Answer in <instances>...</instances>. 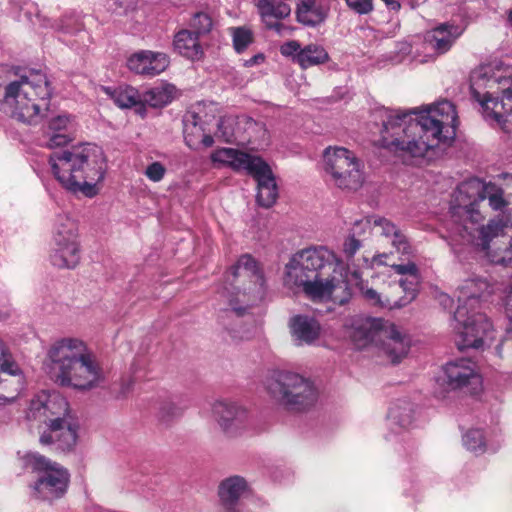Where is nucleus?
<instances>
[{"instance_id": "obj_55", "label": "nucleus", "mask_w": 512, "mask_h": 512, "mask_svg": "<svg viewBox=\"0 0 512 512\" xmlns=\"http://www.w3.org/2000/svg\"><path fill=\"white\" fill-rule=\"evenodd\" d=\"M317 3V0H298L296 11L306 10Z\"/></svg>"}, {"instance_id": "obj_13", "label": "nucleus", "mask_w": 512, "mask_h": 512, "mask_svg": "<svg viewBox=\"0 0 512 512\" xmlns=\"http://www.w3.org/2000/svg\"><path fill=\"white\" fill-rule=\"evenodd\" d=\"M68 410V402L59 393L41 391L31 399L25 418L31 425L45 424L48 427Z\"/></svg>"}, {"instance_id": "obj_26", "label": "nucleus", "mask_w": 512, "mask_h": 512, "mask_svg": "<svg viewBox=\"0 0 512 512\" xmlns=\"http://www.w3.org/2000/svg\"><path fill=\"white\" fill-rule=\"evenodd\" d=\"M364 220H370L371 227L378 229L380 235L390 238L392 246L397 252L402 255H410L412 253V247L408 238L393 222L379 216H372Z\"/></svg>"}, {"instance_id": "obj_28", "label": "nucleus", "mask_w": 512, "mask_h": 512, "mask_svg": "<svg viewBox=\"0 0 512 512\" xmlns=\"http://www.w3.org/2000/svg\"><path fill=\"white\" fill-rule=\"evenodd\" d=\"M221 295L227 299L228 303V307L224 309L222 318H229L232 315L238 317L242 316L249 306L258 301L253 300L252 295L246 292V288H244V291H241L239 286L225 287Z\"/></svg>"}, {"instance_id": "obj_63", "label": "nucleus", "mask_w": 512, "mask_h": 512, "mask_svg": "<svg viewBox=\"0 0 512 512\" xmlns=\"http://www.w3.org/2000/svg\"><path fill=\"white\" fill-rule=\"evenodd\" d=\"M510 321L512 322V313L509 314ZM509 333L512 335V328L510 329Z\"/></svg>"}, {"instance_id": "obj_9", "label": "nucleus", "mask_w": 512, "mask_h": 512, "mask_svg": "<svg viewBox=\"0 0 512 512\" xmlns=\"http://www.w3.org/2000/svg\"><path fill=\"white\" fill-rule=\"evenodd\" d=\"M211 161L215 167H229L234 171H245L257 181L256 200L262 207L269 208L277 200V184L270 166L259 156L233 148H220L212 152Z\"/></svg>"}, {"instance_id": "obj_62", "label": "nucleus", "mask_w": 512, "mask_h": 512, "mask_svg": "<svg viewBox=\"0 0 512 512\" xmlns=\"http://www.w3.org/2000/svg\"><path fill=\"white\" fill-rule=\"evenodd\" d=\"M507 252L512 254V239L510 240L509 248L507 249Z\"/></svg>"}, {"instance_id": "obj_38", "label": "nucleus", "mask_w": 512, "mask_h": 512, "mask_svg": "<svg viewBox=\"0 0 512 512\" xmlns=\"http://www.w3.org/2000/svg\"><path fill=\"white\" fill-rule=\"evenodd\" d=\"M482 196L483 201L487 199L489 206L495 211H503L508 205V201L504 197L503 189L494 183L484 182Z\"/></svg>"}, {"instance_id": "obj_35", "label": "nucleus", "mask_w": 512, "mask_h": 512, "mask_svg": "<svg viewBox=\"0 0 512 512\" xmlns=\"http://www.w3.org/2000/svg\"><path fill=\"white\" fill-rule=\"evenodd\" d=\"M330 7L319 2L303 11H296L298 22L305 26L316 27L324 23L328 17Z\"/></svg>"}, {"instance_id": "obj_64", "label": "nucleus", "mask_w": 512, "mask_h": 512, "mask_svg": "<svg viewBox=\"0 0 512 512\" xmlns=\"http://www.w3.org/2000/svg\"><path fill=\"white\" fill-rule=\"evenodd\" d=\"M221 512H234V511L230 510V509H226V510H222Z\"/></svg>"}, {"instance_id": "obj_1", "label": "nucleus", "mask_w": 512, "mask_h": 512, "mask_svg": "<svg viewBox=\"0 0 512 512\" xmlns=\"http://www.w3.org/2000/svg\"><path fill=\"white\" fill-rule=\"evenodd\" d=\"M457 126L456 107L448 100L407 111H386L382 142L402 157H424L429 150L449 144Z\"/></svg>"}, {"instance_id": "obj_17", "label": "nucleus", "mask_w": 512, "mask_h": 512, "mask_svg": "<svg viewBox=\"0 0 512 512\" xmlns=\"http://www.w3.org/2000/svg\"><path fill=\"white\" fill-rule=\"evenodd\" d=\"M212 415L221 430L229 436H236L249 426L248 411L236 402L215 401Z\"/></svg>"}, {"instance_id": "obj_53", "label": "nucleus", "mask_w": 512, "mask_h": 512, "mask_svg": "<svg viewBox=\"0 0 512 512\" xmlns=\"http://www.w3.org/2000/svg\"><path fill=\"white\" fill-rule=\"evenodd\" d=\"M265 57L263 54H256L254 55L253 57H251L250 59L246 60L244 65L246 67H252L254 65H257V64H260L264 61Z\"/></svg>"}, {"instance_id": "obj_15", "label": "nucleus", "mask_w": 512, "mask_h": 512, "mask_svg": "<svg viewBox=\"0 0 512 512\" xmlns=\"http://www.w3.org/2000/svg\"><path fill=\"white\" fill-rule=\"evenodd\" d=\"M78 422L70 415H62L59 420L52 422L40 436L42 445H52L56 450L70 452L78 441Z\"/></svg>"}, {"instance_id": "obj_44", "label": "nucleus", "mask_w": 512, "mask_h": 512, "mask_svg": "<svg viewBox=\"0 0 512 512\" xmlns=\"http://www.w3.org/2000/svg\"><path fill=\"white\" fill-rule=\"evenodd\" d=\"M393 270L399 274L404 276L403 278L409 279L410 284V290L413 292V287L415 285H419L420 282V276H419V270L418 267L414 262L408 261L404 264H393L392 265Z\"/></svg>"}, {"instance_id": "obj_31", "label": "nucleus", "mask_w": 512, "mask_h": 512, "mask_svg": "<svg viewBox=\"0 0 512 512\" xmlns=\"http://www.w3.org/2000/svg\"><path fill=\"white\" fill-rule=\"evenodd\" d=\"M371 228L370 220H356L342 243V253L349 260L362 248L361 237Z\"/></svg>"}, {"instance_id": "obj_29", "label": "nucleus", "mask_w": 512, "mask_h": 512, "mask_svg": "<svg viewBox=\"0 0 512 512\" xmlns=\"http://www.w3.org/2000/svg\"><path fill=\"white\" fill-rule=\"evenodd\" d=\"M80 241L77 221L68 213L55 216L51 228V243Z\"/></svg>"}, {"instance_id": "obj_30", "label": "nucleus", "mask_w": 512, "mask_h": 512, "mask_svg": "<svg viewBox=\"0 0 512 512\" xmlns=\"http://www.w3.org/2000/svg\"><path fill=\"white\" fill-rule=\"evenodd\" d=\"M173 46L181 56L190 60H199L203 56V49L198 37L190 30H180L174 36Z\"/></svg>"}, {"instance_id": "obj_3", "label": "nucleus", "mask_w": 512, "mask_h": 512, "mask_svg": "<svg viewBox=\"0 0 512 512\" xmlns=\"http://www.w3.org/2000/svg\"><path fill=\"white\" fill-rule=\"evenodd\" d=\"M52 89L46 74L0 66V110L23 123L39 122L49 108Z\"/></svg>"}, {"instance_id": "obj_42", "label": "nucleus", "mask_w": 512, "mask_h": 512, "mask_svg": "<svg viewBox=\"0 0 512 512\" xmlns=\"http://www.w3.org/2000/svg\"><path fill=\"white\" fill-rule=\"evenodd\" d=\"M229 31L232 37L233 47L237 53L245 51L253 42V33L248 27H231Z\"/></svg>"}, {"instance_id": "obj_34", "label": "nucleus", "mask_w": 512, "mask_h": 512, "mask_svg": "<svg viewBox=\"0 0 512 512\" xmlns=\"http://www.w3.org/2000/svg\"><path fill=\"white\" fill-rule=\"evenodd\" d=\"M176 88L172 84H161L147 90L141 97V105L143 103L159 108L169 104L175 96Z\"/></svg>"}, {"instance_id": "obj_22", "label": "nucleus", "mask_w": 512, "mask_h": 512, "mask_svg": "<svg viewBox=\"0 0 512 512\" xmlns=\"http://www.w3.org/2000/svg\"><path fill=\"white\" fill-rule=\"evenodd\" d=\"M248 492L249 484L244 477L234 475L223 479L218 486L220 506L215 512H221L226 509L239 512L235 505Z\"/></svg>"}, {"instance_id": "obj_58", "label": "nucleus", "mask_w": 512, "mask_h": 512, "mask_svg": "<svg viewBox=\"0 0 512 512\" xmlns=\"http://www.w3.org/2000/svg\"><path fill=\"white\" fill-rule=\"evenodd\" d=\"M388 258L387 254H379L373 257V262L377 264H387L384 260Z\"/></svg>"}, {"instance_id": "obj_14", "label": "nucleus", "mask_w": 512, "mask_h": 512, "mask_svg": "<svg viewBox=\"0 0 512 512\" xmlns=\"http://www.w3.org/2000/svg\"><path fill=\"white\" fill-rule=\"evenodd\" d=\"M239 286L241 291L252 295L253 300H261L265 294L264 277L256 261L248 254L242 255L237 263L231 268L228 277ZM235 286L231 283V287Z\"/></svg>"}, {"instance_id": "obj_23", "label": "nucleus", "mask_w": 512, "mask_h": 512, "mask_svg": "<svg viewBox=\"0 0 512 512\" xmlns=\"http://www.w3.org/2000/svg\"><path fill=\"white\" fill-rule=\"evenodd\" d=\"M461 34L459 26L449 23L440 24L425 33L429 47L437 57L447 53Z\"/></svg>"}, {"instance_id": "obj_48", "label": "nucleus", "mask_w": 512, "mask_h": 512, "mask_svg": "<svg viewBox=\"0 0 512 512\" xmlns=\"http://www.w3.org/2000/svg\"><path fill=\"white\" fill-rule=\"evenodd\" d=\"M362 294L364 298L374 306L396 308V303H393L390 299L382 300L381 295L372 288H363Z\"/></svg>"}, {"instance_id": "obj_59", "label": "nucleus", "mask_w": 512, "mask_h": 512, "mask_svg": "<svg viewBox=\"0 0 512 512\" xmlns=\"http://www.w3.org/2000/svg\"><path fill=\"white\" fill-rule=\"evenodd\" d=\"M379 33H381V38L393 37L395 35V31L387 32V33L379 31Z\"/></svg>"}, {"instance_id": "obj_43", "label": "nucleus", "mask_w": 512, "mask_h": 512, "mask_svg": "<svg viewBox=\"0 0 512 512\" xmlns=\"http://www.w3.org/2000/svg\"><path fill=\"white\" fill-rule=\"evenodd\" d=\"M463 445L475 453L485 451V441L483 432L480 429H471L463 435Z\"/></svg>"}, {"instance_id": "obj_21", "label": "nucleus", "mask_w": 512, "mask_h": 512, "mask_svg": "<svg viewBox=\"0 0 512 512\" xmlns=\"http://www.w3.org/2000/svg\"><path fill=\"white\" fill-rule=\"evenodd\" d=\"M289 329L296 346H312L321 335L319 321L309 315L298 314L290 318Z\"/></svg>"}, {"instance_id": "obj_24", "label": "nucleus", "mask_w": 512, "mask_h": 512, "mask_svg": "<svg viewBox=\"0 0 512 512\" xmlns=\"http://www.w3.org/2000/svg\"><path fill=\"white\" fill-rule=\"evenodd\" d=\"M381 318L358 319L353 322L350 338L357 349H363L369 344L378 345V332L382 328Z\"/></svg>"}, {"instance_id": "obj_51", "label": "nucleus", "mask_w": 512, "mask_h": 512, "mask_svg": "<svg viewBox=\"0 0 512 512\" xmlns=\"http://www.w3.org/2000/svg\"><path fill=\"white\" fill-rule=\"evenodd\" d=\"M71 19L72 17L70 15L65 14L53 21L48 20L44 25L58 31L67 32L69 30V22Z\"/></svg>"}, {"instance_id": "obj_57", "label": "nucleus", "mask_w": 512, "mask_h": 512, "mask_svg": "<svg viewBox=\"0 0 512 512\" xmlns=\"http://www.w3.org/2000/svg\"><path fill=\"white\" fill-rule=\"evenodd\" d=\"M383 2L391 10H398V9H400V3L397 0H383Z\"/></svg>"}, {"instance_id": "obj_60", "label": "nucleus", "mask_w": 512, "mask_h": 512, "mask_svg": "<svg viewBox=\"0 0 512 512\" xmlns=\"http://www.w3.org/2000/svg\"><path fill=\"white\" fill-rule=\"evenodd\" d=\"M223 136H224V138H225V140H226V141H230V138H231V136H232V135H231V134H228V133H226V132H223Z\"/></svg>"}, {"instance_id": "obj_27", "label": "nucleus", "mask_w": 512, "mask_h": 512, "mask_svg": "<svg viewBox=\"0 0 512 512\" xmlns=\"http://www.w3.org/2000/svg\"><path fill=\"white\" fill-rule=\"evenodd\" d=\"M73 127L72 118L67 114H59L48 122L47 142L48 148L63 146L72 140L70 130Z\"/></svg>"}, {"instance_id": "obj_18", "label": "nucleus", "mask_w": 512, "mask_h": 512, "mask_svg": "<svg viewBox=\"0 0 512 512\" xmlns=\"http://www.w3.org/2000/svg\"><path fill=\"white\" fill-rule=\"evenodd\" d=\"M280 53L284 57L298 64L302 69H308L328 62L329 54L326 49L318 44H308L301 47L296 40L285 42L280 46Z\"/></svg>"}, {"instance_id": "obj_46", "label": "nucleus", "mask_w": 512, "mask_h": 512, "mask_svg": "<svg viewBox=\"0 0 512 512\" xmlns=\"http://www.w3.org/2000/svg\"><path fill=\"white\" fill-rule=\"evenodd\" d=\"M182 414V408L172 398L164 399L159 404L158 415L162 421L168 422Z\"/></svg>"}, {"instance_id": "obj_37", "label": "nucleus", "mask_w": 512, "mask_h": 512, "mask_svg": "<svg viewBox=\"0 0 512 512\" xmlns=\"http://www.w3.org/2000/svg\"><path fill=\"white\" fill-rule=\"evenodd\" d=\"M412 43L411 40L398 41L395 49L382 56V60L392 65H398L406 61H412Z\"/></svg>"}, {"instance_id": "obj_40", "label": "nucleus", "mask_w": 512, "mask_h": 512, "mask_svg": "<svg viewBox=\"0 0 512 512\" xmlns=\"http://www.w3.org/2000/svg\"><path fill=\"white\" fill-rule=\"evenodd\" d=\"M412 43V61L417 63H427L434 60L437 56L434 51L430 49L427 42L426 35L423 38L415 37L410 39Z\"/></svg>"}, {"instance_id": "obj_41", "label": "nucleus", "mask_w": 512, "mask_h": 512, "mask_svg": "<svg viewBox=\"0 0 512 512\" xmlns=\"http://www.w3.org/2000/svg\"><path fill=\"white\" fill-rule=\"evenodd\" d=\"M198 117L192 115V121L185 120L184 139L186 144L194 150L200 147V138L203 137L204 128L198 123Z\"/></svg>"}, {"instance_id": "obj_54", "label": "nucleus", "mask_w": 512, "mask_h": 512, "mask_svg": "<svg viewBox=\"0 0 512 512\" xmlns=\"http://www.w3.org/2000/svg\"><path fill=\"white\" fill-rule=\"evenodd\" d=\"M114 1L118 7L124 9L125 11L132 9L136 4V0H114Z\"/></svg>"}, {"instance_id": "obj_25", "label": "nucleus", "mask_w": 512, "mask_h": 512, "mask_svg": "<svg viewBox=\"0 0 512 512\" xmlns=\"http://www.w3.org/2000/svg\"><path fill=\"white\" fill-rule=\"evenodd\" d=\"M49 259L54 267L74 269L81 259L80 241L52 243Z\"/></svg>"}, {"instance_id": "obj_56", "label": "nucleus", "mask_w": 512, "mask_h": 512, "mask_svg": "<svg viewBox=\"0 0 512 512\" xmlns=\"http://www.w3.org/2000/svg\"><path fill=\"white\" fill-rule=\"evenodd\" d=\"M214 143V139L210 134L203 132V137L200 138V146L211 147Z\"/></svg>"}, {"instance_id": "obj_16", "label": "nucleus", "mask_w": 512, "mask_h": 512, "mask_svg": "<svg viewBox=\"0 0 512 512\" xmlns=\"http://www.w3.org/2000/svg\"><path fill=\"white\" fill-rule=\"evenodd\" d=\"M445 381L453 390L466 388L470 393H476L482 385L481 376L476 364L466 358L448 362L443 367Z\"/></svg>"}, {"instance_id": "obj_8", "label": "nucleus", "mask_w": 512, "mask_h": 512, "mask_svg": "<svg viewBox=\"0 0 512 512\" xmlns=\"http://www.w3.org/2000/svg\"><path fill=\"white\" fill-rule=\"evenodd\" d=\"M457 293L459 305L454 313V328L460 336L458 348L483 349L495 338L493 326L485 314L470 312L467 306L474 308L480 298L492 293V287L484 278H470L458 287Z\"/></svg>"}, {"instance_id": "obj_7", "label": "nucleus", "mask_w": 512, "mask_h": 512, "mask_svg": "<svg viewBox=\"0 0 512 512\" xmlns=\"http://www.w3.org/2000/svg\"><path fill=\"white\" fill-rule=\"evenodd\" d=\"M483 190L484 182L477 178L459 184L453 195L450 214L454 233L458 234L464 243L487 251L490 242L502 233L504 223L501 219H493L487 225L479 226L483 217L478 205L483 201Z\"/></svg>"}, {"instance_id": "obj_49", "label": "nucleus", "mask_w": 512, "mask_h": 512, "mask_svg": "<svg viewBox=\"0 0 512 512\" xmlns=\"http://www.w3.org/2000/svg\"><path fill=\"white\" fill-rule=\"evenodd\" d=\"M144 174L150 181L160 182L166 174V168L162 163L155 161L146 167Z\"/></svg>"}, {"instance_id": "obj_47", "label": "nucleus", "mask_w": 512, "mask_h": 512, "mask_svg": "<svg viewBox=\"0 0 512 512\" xmlns=\"http://www.w3.org/2000/svg\"><path fill=\"white\" fill-rule=\"evenodd\" d=\"M399 286L400 288H402L403 292H404V296L399 300V301H393V303H396V307H403V306H406L407 304H409L410 302H412L416 296H417V293H418V286L419 285H415L413 288V292L409 289L410 288V284H409V279L408 278H401L399 280Z\"/></svg>"}, {"instance_id": "obj_50", "label": "nucleus", "mask_w": 512, "mask_h": 512, "mask_svg": "<svg viewBox=\"0 0 512 512\" xmlns=\"http://www.w3.org/2000/svg\"><path fill=\"white\" fill-rule=\"evenodd\" d=\"M346 4L358 14H368L373 10L372 0H346Z\"/></svg>"}, {"instance_id": "obj_12", "label": "nucleus", "mask_w": 512, "mask_h": 512, "mask_svg": "<svg viewBox=\"0 0 512 512\" xmlns=\"http://www.w3.org/2000/svg\"><path fill=\"white\" fill-rule=\"evenodd\" d=\"M27 463L36 470H45V474L35 483L34 489L44 500H53L66 492L69 474L66 469L50 461L38 453H29Z\"/></svg>"}, {"instance_id": "obj_4", "label": "nucleus", "mask_w": 512, "mask_h": 512, "mask_svg": "<svg viewBox=\"0 0 512 512\" xmlns=\"http://www.w3.org/2000/svg\"><path fill=\"white\" fill-rule=\"evenodd\" d=\"M49 375L58 385L87 391L105 379L104 369L92 348L81 338L63 337L52 343L48 353Z\"/></svg>"}, {"instance_id": "obj_61", "label": "nucleus", "mask_w": 512, "mask_h": 512, "mask_svg": "<svg viewBox=\"0 0 512 512\" xmlns=\"http://www.w3.org/2000/svg\"><path fill=\"white\" fill-rule=\"evenodd\" d=\"M508 21H509L510 25L512 26V9L509 11Z\"/></svg>"}, {"instance_id": "obj_32", "label": "nucleus", "mask_w": 512, "mask_h": 512, "mask_svg": "<svg viewBox=\"0 0 512 512\" xmlns=\"http://www.w3.org/2000/svg\"><path fill=\"white\" fill-rule=\"evenodd\" d=\"M254 4L264 25L273 20H282L291 13L290 6L282 1L255 0Z\"/></svg>"}, {"instance_id": "obj_33", "label": "nucleus", "mask_w": 512, "mask_h": 512, "mask_svg": "<svg viewBox=\"0 0 512 512\" xmlns=\"http://www.w3.org/2000/svg\"><path fill=\"white\" fill-rule=\"evenodd\" d=\"M105 93L110 96V98L114 101V103L120 108H131V107H139L138 112L141 115H144V106L141 105V96L138 91L130 86L118 87L116 89H111L109 87L103 88Z\"/></svg>"}, {"instance_id": "obj_20", "label": "nucleus", "mask_w": 512, "mask_h": 512, "mask_svg": "<svg viewBox=\"0 0 512 512\" xmlns=\"http://www.w3.org/2000/svg\"><path fill=\"white\" fill-rule=\"evenodd\" d=\"M169 57L162 52L143 50L128 58V68L140 75L156 76L167 69Z\"/></svg>"}, {"instance_id": "obj_6", "label": "nucleus", "mask_w": 512, "mask_h": 512, "mask_svg": "<svg viewBox=\"0 0 512 512\" xmlns=\"http://www.w3.org/2000/svg\"><path fill=\"white\" fill-rule=\"evenodd\" d=\"M470 90L482 115L493 127L512 133V72L500 61L482 64L471 72Z\"/></svg>"}, {"instance_id": "obj_11", "label": "nucleus", "mask_w": 512, "mask_h": 512, "mask_svg": "<svg viewBox=\"0 0 512 512\" xmlns=\"http://www.w3.org/2000/svg\"><path fill=\"white\" fill-rule=\"evenodd\" d=\"M323 169L328 181L348 192L358 191L365 182L364 164L345 147L329 146L323 151Z\"/></svg>"}, {"instance_id": "obj_39", "label": "nucleus", "mask_w": 512, "mask_h": 512, "mask_svg": "<svg viewBox=\"0 0 512 512\" xmlns=\"http://www.w3.org/2000/svg\"><path fill=\"white\" fill-rule=\"evenodd\" d=\"M20 368L18 364L13 359V356L8 351V349L5 347L3 341L0 339V373H6L9 375H18L20 373ZM12 398H6L3 396H0V405H3L7 402H12Z\"/></svg>"}, {"instance_id": "obj_45", "label": "nucleus", "mask_w": 512, "mask_h": 512, "mask_svg": "<svg viewBox=\"0 0 512 512\" xmlns=\"http://www.w3.org/2000/svg\"><path fill=\"white\" fill-rule=\"evenodd\" d=\"M213 26L212 18L205 12H197L190 20V27L194 30L193 33L198 37L202 34H207L211 31Z\"/></svg>"}, {"instance_id": "obj_5", "label": "nucleus", "mask_w": 512, "mask_h": 512, "mask_svg": "<svg viewBox=\"0 0 512 512\" xmlns=\"http://www.w3.org/2000/svg\"><path fill=\"white\" fill-rule=\"evenodd\" d=\"M48 162L65 190L88 198L99 193L98 183L104 179L106 161L96 145L86 143L55 151Z\"/></svg>"}, {"instance_id": "obj_36", "label": "nucleus", "mask_w": 512, "mask_h": 512, "mask_svg": "<svg viewBox=\"0 0 512 512\" xmlns=\"http://www.w3.org/2000/svg\"><path fill=\"white\" fill-rule=\"evenodd\" d=\"M413 406L410 402L402 400L394 404L388 413V418L391 424L397 425L401 428H407L411 425L413 420Z\"/></svg>"}, {"instance_id": "obj_19", "label": "nucleus", "mask_w": 512, "mask_h": 512, "mask_svg": "<svg viewBox=\"0 0 512 512\" xmlns=\"http://www.w3.org/2000/svg\"><path fill=\"white\" fill-rule=\"evenodd\" d=\"M392 363H398L409 350V341L402 335L397 327L383 321L382 328L378 332V345Z\"/></svg>"}, {"instance_id": "obj_10", "label": "nucleus", "mask_w": 512, "mask_h": 512, "mask_svg": "<svg viewBox=\"0 0 512 512\" xmlns=\"http://www.w3.org/2000/svg\"><path fill=\"white\" fill-rule=\"evenodd\" d=\"M266 389L273 399L289 410L304 411L318 400L314 382L299 373L279 371L266 381Z\"/></svg>"}, {"instance_id": "obj_2", "label": "nucleus", "mask_w": 512, "mask_h": 512, "mask_svg": "<svg viewBox=\"0 0 512 512\" xmlns=\"http://www.w3.org/2000/svg\"><path fill=\"white\" fill-rule=\"evenodd\" d=\"M343 261L326 246H310L295 252L285 265L284 285L301 291L314 302L346 303L348 281L342 273Z\"/></svg>"}, {"instance_id": "obj_52", "label": "nucleus", "mask_w": 512, "mask_h": 512, "mask_svg": "<svg viewBox=\"0 0 512 512\" xmlns=\"http://www.w3.org/2000/svg\"><path fill=\"white\" fill-rule=\"evenodd\" d=\"M280 20H273L272 22L265 24L267 29L274 30L278 35H285L286 33H290L292 30L279 22Z\"/></svg>"}]
</instances>
